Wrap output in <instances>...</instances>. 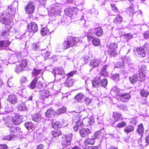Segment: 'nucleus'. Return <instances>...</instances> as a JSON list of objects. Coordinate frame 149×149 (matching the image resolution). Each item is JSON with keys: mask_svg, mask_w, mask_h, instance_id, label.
Listing matches in <instances>:
<instances>
[{"mask_svg": "<svg viewBox=\"0 0 149 149\" xmlns=\"http://www.w3.org/2000/svg\"><path fill=\"white\" fill-rule=\"evenodd\" d=\"M143 35L145 39H149V31H147L145 32Z\"/></svg>", "mask_w": 149, "mask_h": 149, "instance_id": "680f3d73", "label": "nucleus"}, {"mask_svg": "<svg viewBox=\"0 0 149 149\" xmlns=\"http://www.w3.org/2000/svg\"><path fill=\"white\" fill-rule=\"evenodd\" d=\"M135 52L139 55V56L141 57H144L146 56V52L144 49L142 47L134 49Z\"/></svg>", "mask_w": 149, "mask_h": 149, "instance_id": "2eb2a0df", "label": "nucleus"}, {"mask_svg": "<svg viewBox=\"0 0 149 149\" xmlns=\"http://www.w3.org/2000/svg\"><path fill=\"white\" fill-rule=\"evenodd\" d=\"M25 9H34L35 5L33 2H29L25 8Z\"/></svg>", "mask_w": 149, "mask_h": 149, "instance_id": "a19ab883", "label": "nucleus"}, {"mask_svg": "<svg viewBox=\"0 0 149 149\" xmlns=\"http://www.w3.org/2000/svg\"><path fill=\"white\" fill-rule=\"evenodd\" d=\"M41 70H37L36 69H34L32 72L33 74L35 77L37 76L40 73Z\"/></svg>", "mask_w": 149, "mask_h": 149, "instance_id": "864d4df0", "label": "nucleus"}, {"mask_svg": "<svg viewBox=\"0 0 149 149\" xmlns=\"http://www.w3.org/2000/svg\"><path fill=\"white\" fill-rule=\"evenodd\" d=\"M18 110L20 111H25L26 109V106L25 105L24 103L23 102H21L19 104L18 107Z\"/></svg>", "mask_w": 149, "mask_h": 149, "instance_id": "ea45409f", "label": "nucleus"}, {"mask_svg": "<svg viewBox=\"0 0 149 149\" xmlns=\"http://www.w3.org/2000/svg\"><path fill=\"white\" fill-rule=\"evenodd\" d=\"M137 132L140 135H142L143 134L144 132V129L142 123L140 124L139 125Z\"/></svg>", "mask_w": 149, "mask_h": 149, "instance_id": "58836bf2", "label": "nucleus"}, {"mask_svg": "<svg viewBox=\"0 0 149 149\" xmlns=\"http://www.w3.org/2000/svg\"><path fill=\"white\" fill-rule=\"evenodd\" d=\"M146 66L144 65H142L140 67V68L139 70V72H145V71L146 70Z\"/></svg>", "mask_w": 149, "mask_h": 149, "instance_id": "0e129e2a", "label": "nucleus"}, {"mask_svg": "<svg viewBox=\"0 0 149 149\" xmlns=\"http://www.w3.org/2000/svg\"><path fill=\"white\" fill-rule=\"evenodd\" d=\"M26 59H22L21 61L17 62L15 68V71L17 73L21 72L26 69L27 67Z\"/></svg>", "mask_w": 149, "mask_h": 149, "instance_id": "20e7f679", "label": "nucleus"}, {"mask_svg": "<svg viewBox=\"0 0 149 149\" xmlns=\"http://www.w3.org/2000/svg\"><path fill=\"white\" fill-rule=\"evenodd\" d=\"M112 79L116 81H118L119 79V76L118 74H113L112 77Z\"/></svg>", "mask_w": 149, "mask_h": 149, "instance_id": "4d7b16f0", "label": "nucleus"}, {"mask_svg": "<svg viewBox=\"0 0 149 149\" xmlns=\"http://www.w3.org/2000/svg\"><path fill=\"white\" fill-rule=\"evenodd\" d=\"M55 113V111L52 108H50L47 110L45 113V116L47 117H50L54 116Z\"/></svg>", "mask_w": 149, "mask_h": 149, "instance_id": "4be33fe9", "label": "nucleus"}, {"mask_svg": "<svg viewBox=\"0 0 149 149\" xmlns=\"http://www.w3.org/2000/svg\"><path fill=\"white\" fill-rule=\"evenodd\" d=\"M14 83L11 79H9L8 81V85L9 87H12L14 85Z\"/></svg>", "mask_w": 149, "mask_h": 149, "instance_id": "bf43d9fd", "label": "nucleus"}, {"mask_svg": "<svg viewBox=\"0 0 149 149\" xmlns=\"http://www.w3.org/2000/svg\"><path fill=\"white\" fill-rule=\"evenodd\" d=\"M134 129V127L133 126L128 125L124 128V131L126 134H128L130 132H133Z\"/></svg>", "mask_w": 149, "mask_h": 149, "instance_id": "a878e982", "label": "nucleus"}, {"mask_svg": "<svg viewBox=\"0 0 149 149\" xmlns=\"http://www.w3.org/2000/svg\"><path fill=\"white\" fill-rule=\"evenodd\" d=\"M18 127H17L14 126H12L10 127L9 130L10 134L9 135L3 137V140H11L15 139L16 136L15 135L17 130L19 129Z\"/></svg>", "mask_w": 149, "mask_h": 149, "instance_id": "39448f33", "label": "nucleus"}, {"mask_svg": "<svg viewBox=\"0 0 149 149\" xmlns=\"http://www.w3.org/2000/svg\"><path fill=\"white\" fill-rule=\"evenodd\" d=\"M55 74L54 77H56V74L63 75L65 74V72L63 68L60 67L55 69L54 70Z\"/></svg>", "mask_w": 149, "mask_h": 149, "instance_id": "c756f323", "label": "nucleus"}, {"mask_svg": "<svg viewBox=\"0 0 149 149\" xmlns=\"http://www.w3.org/2000/svg\"><path fill=\"white\" fill-rule=\"evenodd\" d=\"M81 38L77 37L68 36L66 40H65L62 44V47L63 49H66L72 47L74 45L82 42Z\"/></svg>", "mask_w": 149, "mask_h": 149, "instance_id": "f03ea898", "label": "nucleus"}, {"mask_svg": "<svg viewBox=\"0 0 149 149\" xmlns=\"http://www.w3.org/2000/svg\"><path fill=\"white\" fill-rule=\"evenodd\" d=\"M122 91L120 90L117 87H114L111 89V93L113 94L114 93L115 95H117V97L122 93Z\"/></svg>", "mask_w": 149, "mask_h": 149, "instance_id": "5701e85b", "label": "nucleus"}, {"mask_svg": "<svg viewBox=\"0 0 149 149\" xmlns=\"http://www.w3.org/2000/svg\"><path fill=\"white\" fill-rule=\"evenodd\" d=\"M77 72L76 71H73L68 73L66 74L64 77L66 78H69V77H72L74 74H76Z\"/></svg>", "mask_w": 149, "mask_h": 149, "instance_id": "3c124183", "label": "nucleus"}, {"mask_svg": "<svg viewBox=\"0 0 149 149\" xmlns=\"http://www.w3.org/2000/svg\"><path fill=\"white\" fill-rule=\"evenodd\" d=\"M127 125L126 123L124 121H121L118 123L117 127L118 128H121L125 127Z\"/></svg>", "mask_w": 149, "mask_h": 149, "instance_id": "8fccbe9b", "label": "nucleus"}, {"mask_svg": "<svg viewBox=\"0 0 149 149\" xmlns=\"http://www.w3.org/2000/svg\"><path fill=\"white\" fill-rule=\"evenodd\" d=\"M25 126L28 130L32 129L34 128V125L33 123L31 122H27L25 124Z\"/></svg>", "mask_w": 149, "mask_h": 149, "instance_id": "e433bc0d", "label": "nucleus"}, {"mask_svg": "<svg viewBox=\"0 0 149 149\" xmlns=\"http://www.w3.org/2000/svg\"><path fill=\"white\" fill-rule=\"evenodd\" d=\"M18 3L17 2H14L11 4V7L10 8V6H8V9H16L17 8Z\"/></svg>", "mask_w": 149, "mask_h": 149, "instance_id": "09e8293b", "label": "nucleus"}, {"mask_svg": "<svg viewBox=\"0 0 149 149\" xmlns=\"http://www.w3.org/2000/svg\"><path fill=\"white\" fill-rule=\"evenodd\" d=\"M61 134V132L59 130H56L52 132V135L53 136V138H55L56 140L58 139L59 136Z\"/></svg>", "mask_w": 149, "mask_h": 149, "instance_id": "b1692460", "label": "nucleus"}, {"mask_svg": "<svg viewBox=\"0 0 149 149\" xmlns=\"http://www.w3.org/2000/svg\"><path fill=\"white\" fill-rule=\"evenodd\" d=\"M15 10H7L0 12V22L6 25L9 24L14 17Z\"/></svg>", "mask_w": 149, "mask_h": 149, "instance_id": "f257e3e1", "label": "nucleus"}, {"mask_svg": "<svg viewBox=\"0 0 149 149\" xmlns=\"http://www.w3.org/2000/svg\"><path fill=\"white\" fill-rule=\"evenodd\" d=\"M95 34L98 37H100L103 35V31L101 27H98L94 28Z\"/></svg>", "mask_w": 149, "mask_h": 149, "instance_id": "c85d7f7f", "label": "nucleus"}, {"mask_svg": "<svg viewBox=\"0 0 149 149\" xmlns=\"http://www.w3.org/2000/svg\"><path fill=\"white\" fill-rule=\"evenodd\" d=\"M141 95L143 97H147L148 95V91L142 89L140 91Z\"/></svg>", "mask_w": 149, "mask_h": 149, "instance_id": "603ef678", "label": "nucleus"}, {"mask_svg": "<svg viewBox=\"0 0 149 149\" xmlns=\"http://www.w3.org/2000/svg\"><path fill=\"white\" fill-rule=\"evenodd\" d=\"M62 138L64 140L61 141V144L63 148H64L70 145V141L72 139V134L68 136L63 134Z\"/></svg>", "mask_w": 149, "mask_h": 149, "instance_id": "0eeeda50", "label": "nucleus"}, {"mask_svg": "<svg viewBox=\"0 0 149 149\" xmlns=\"http://www.w3.org/2000/svg\"><path fill=\"white\" fill-rule=\"evenodd\" d=\"M5 113H3V115H0L1 117H3V119H0V122H2L6 120V118L7 119L12 118L14 124L15 125H18L20 124L22 121V116L16 115L13 118H12V117L9 116V115H8V114L6 113H9V111H8L6 112V111H5Z\"/></svg>", "mask_w": 149, "mask_h": 149, "instance_id": "7ed1b4c3", "label": "nucleus"}, {"mask_svg": "<svg viewBox=\"0 0 149 149\" xmlns=\"http://www.w3.org/2000/svg\"><path fill=\"white\" fill-rule=\"evenodd\" d=\"M66 110V108L65 107H63L58 109L57 112L58 113H63L65 112Z\"/></svg>", "mask_w": 149, "mask_h": 149, "instance_id": "052dcab7", "label": "nucleus"}, {"mask_svg": "<svg viewBox=\"0 0 149 149\" xmlns=\"http://www.w3.org/2000/svg\"><path fill=\"white\" fill-rule=\"evenodd\" d=\"M64 12L66 15L71 17L74 14L73 10H64Z\"/></svg>", "mask_w": 149, "mask_h": 149, "instance_id": "de8ad7c7", "label": "nucleus"}, {"mask_svg": "<svg viewBox=\"0 0 149 149\" xmlns=\"http://www.w3.org/2000/svg\"><path fill=\"white\" fill-rule=\"evenodd\" d=\"M74 82V79L67 78L66 81L65 83V85L68 87H70L72 86Z\"/></svg>", "mask_w": 149, "mask_h": 149, "instance_id": "c9c22d12", "label": "nucleus"}, {"mask_svg": "<svg viewBox=\"0 0 149 149\" xmlns=\"http://www.w3.org/2000/svg\"><path fill=\"white\" fill-rule=\"evenodd\" d=\"M10 31L6 28L0 29V38L5 39L9 36Z\"/></svg>", "mask_w": 149, "mask_h": 149, "instance_id": "1a4fd4ad", "label": "nucleus"}, {"mask_svg": "<svg viewBox=\"0 0 149 149\" xmlns=\"http://www.w3.org/2000/svg\"><path fill=\"white\" fill-rule=\"evenodd\" d=\"M119 107L120 109L123 111H126L127 109V107L125 105H121Z\"/></svg>", "mask_w": 149, "mask_h": 149, "instance_id": "338daca9", "label": "nucleus"}, {"mask_svg": "<svg viewBox=\"0 0 149 149\" xmlns=\"http://www.w3.org/2000/svg\"><path fill=\"white\" fill-rule=\"evenodd\" d=\"M138 79V76L136 74H134L130 77V82L134 84L136 83Z\"/></svg>", "mask_w": 149, "mask_h": 149, "instance_id": "72a5a7b5", "label": "nucleus"}, {"mask_svg": "<svg viewBox=\"0 0 149 149\" xmlns=\"http://www.w3.org/2000/svg\"><path fill=\"white\" fill-rule=\"evenodd\" d=\"M108 84V81L107 79L104 77H102V79L100 80V85L102 86L105 87Z\"/></svg>", "mask_w": 149, "mask_h": 149, "instance_id": "4c0bfd02", "label": "nucleus"}, {"mask_svg": "<svg viewBox=\"0 0 149 149\" xmlns=\"http://www.w3.org/2000/svg\"><path fill=\"white\" fill-rule=\"evenodd\" d=\"M49 30L47 27L42 28L41 31V34L42 36L46 35L49 33Z\"/></svg>", "mask_w": 149, "mask_h": 149, "instance_id": "37998d69", "label": "nucleus"}, {"mask_svg": "<svg viewBox=\"0 0 149 149\" xmlns=\"http://www.w3.org/2000/svg\"><path fill=\"white\" fill-rule=\"evenodd\" d=\"M103 77L100 75L97 76L92 81L93 86L94 87H98L100 85V80Z\"/></svg>", "mask_w": 149, "mask_h": 149, "instance_id": "f8f14e48", "label": "nucleus"}, {"mask_svg": "<svg viewBox=\"0 0 149 149\" xmlns=\"http://www.w3.org/2000/svg\"><path fill=\"white\" fill-rule=\"evenodd\" d=\"M28 31L29 32H33L36 33L38 30V28L37 24L34 22H31L28 25Z\"/></svg>", "mask_w": 149, "mask_h": 149, "instance_id": "9d476101", "label": "nucleus"}, {"mask_svg": "<svg viewBox=\"0 0 149 149\" xmlns=\"http://www.w3.org/2000/svg\"><path fill=\"white\" fill-rule=\"evenodd\" d=\"M41 98L44 99L45 98L48 97L50 95V93L48 90H44L42 91L41 93Z\"/></svg>", "mask_w": 149, "mask_h": 149, "instance_id": "7c9ffc66", "label": "nucleus"}, {"mask_svg": "<svg viewBox=\"0 0 149 149\" xmlns=\"http://www.w3.org/2000/svg\"><path fill=\"white\" fill-rule=\"evenodd\" d=\"M103 134L100 131H97L95 132L94 135L92 136L93 139L95 140V139H100L101 140V138L102 137Z\"/></svg>", "mask_w": 149, "mask_h": 149, "instance_id": "bb28decb", "label": "nucleus"}, {"mask_svg": "<svg viewBox=\"0 0 149 149\" xmlns=\"http://www.w3.org/2000/svg\"><path fill=\"white\" fill-rule=\"evenodd\" d=\"M92 43L95 46H98L100 45V40L97 38H95L92 39Z\"/></svg>", "mask_w": 149, "mask_h": 149, "instance_id": "f704fd0d", "label": "nucleus"}, {"mask_svg": "<svg viewBox=\"0 0 149 149\" xmlns=\"http://www.w3.org/2000/svg\"><path fill=\"white\" fill-rule=\"evenodd\" d=\"M37 81V79L36 78H35L32 81L29 85V87L33 89L36 87Z\"/></svg>", "mask_w": 149, "mask_h": 149, "instance_id": "49530a36", "label": "nucleus"}, {"mask_svg": "<svg viewBox=\"0 0 149 149\" xmlns=\"http://www.w3.org/2000/svg\"><path fill=\"white\" fill-rule=\"evenodd\" d=\"M77 116L76 119L77 121L75 122L76 124L74 128V130L75 131H77L78 129L79 130H81L84 126L82 121L80 120V118L79 117V115H77Z\"/></svg>", "mask_w": 149, "mask_h": 149, "instance_id": "6e6552de", "label": "nucleus"}, {"mask_svg": "<svg viewBox=\"0 0 149 149\" xmlns=\"http://www.w3.org/2000/svg\"><path fill=\"white\" fill-rule=\"evenodd\" d=\"M145 72H139V81H143L145 79Z\"/></svg>", "mask_w": 149, "mask_h": 149, "instance_id": "c03bdc74", "label": "nucleus"}, {"mask_svg": "<svg viewBox=\"0 0 149 149\" xmlns=\"http://www.w3.org/2000/svg\"><path fill=\"white\" fill-rule=\"evenodd\" d=\"M109 49V53L111 56H114L117 54V49L118 48V44L116 43H111L107 45Z\"/></svg>", "mask_w": 149, "mask_h": 149, "instance_id": "423d86ee", "label": "nucleus"}, {"mask_svg": "<svg viewBox=\"0 0 149 149\" xmlns=\"http://www.w3.org/2000/svg\"><path fill=\"white\" fill-rule=\"evenodd\" d=\"M42 45L40 43H33V47L36 50H40L42 51L43 49L41 48Z\"/></svg>", "mask_w": 149, "mask_h": 149, "instance_id": "79ce46f5", "label": "nucleus"}, {"mask_svg": "<svg viewBox=\"0 0 149 149\" xmlns=\"http://www.w3.org/2000/svg\"><path fill=\"white\" fill-rule=\"evenodd\" d=\"M122 20L123 19L122 17L119 15H118L116 16L114 22L116 24H120L122 21Z\"/></svg>", "mask_w": 149, "mask_h": 149, "instance_id": "a18cd8bd", "label": "nucleus"}, {"mask_svg": "<svg viewBox=\"0 0 149 149\" xmlns=\"http://www.w3.org/2000/svg\"><path fill=\"white\" fill-rule=\"evenodd\" d=\"M65 122V121L64 120H63L62 121L63 124H62L58 121H56L54 122L53 121L52 123V126L53 128L55 129L64 127L67 125L66 124H64Z\"/></svg>", "mask_w": 149, "mask_h": 149, "instance_id": "ddd939ff", "label": "nucleus"}, {"mask_svg": "<svg viewBox=\"0 0 149 149\" xmlns=\"http://www.w3.org/2000/svg\"><path fill=\"white\" fill-rule=\"evenodd\" d=\"M107 66V65H104L103 66L101 69L100 73L97 76H102L103 77H104L107 76H108V73L106 71V68Z\"/></svg>", "mask_w": 149, "mask_h": 149, "instance_id": "393cba45", "label": "nucleus"}, {"mask_svg": "<svg viewBox=\"0 0 149 149\" xmlns=\"http://www.w3.org/2000/svg\"><path fill=\"white\" fill-rule=\"evenodd\" d=\"M8 101L10 103L15 104L17 102V99L16 95L14 94L9 95L7 98Z\"/></svg>", "mask_w": 149, "mask_h": 149, "instance_id": "a211bd4d", "label": "nucleus"}, {"mask_svg": "<svg viewBox=\"0 0 149 149\" xmlns=\"http://www.w3.org/2000/svg\"><path fill=\"white\" fill-rule=\"evenodd\" d=\"M100 63V61L98 59H95L91 61L90 63V66L91 69L90 70L94 68L99 66Z\"/></svg>", "mask_w": 149, "mask_h": 149, "instance_id": "4468645a", "label": "nucleus"}, {"mask_svg": "<svg viewBox=\"0 0 149 149\" xmlns=\"http://www.w3.org/2000/svg\"><path fill=\"white\" fill-rule=\"evenodd\" d=\"M85 103L87 105L89 104L91 102V99L88 97L84 99Z\"/></svg>", "mask_w": 149, "mask_h": 149, "instance_id": "e2e57ef3", "label": "nucleus"}, {"mask_svg": "<svg viewBox=\"0 0 149 149\" xmlns=\"http://www.w3.org/2000/svg\"><path fill=\"white\" fill-rule=\"evenodd\" d=\"M43 87V84L40 81H39L37 84V88L40 89Z\"/></svg>", "mask_w": 149, "mask_h": 149, "instance_id": "69168bd1", "label": "nucleus"}, {"mask_svg": "<svg viewBox=\"0 0 149 149\" xmlns=\"http://www.w3.org/2000/svg\"><path fill=\"white\" fill-rule=\"evenodd\" d=\"M11 42V41L8 40H0V48L2 49H5L8 47Z\"/></svg>", "mask_w": 149, "mask_h": 149, "instance_id": "f3484780", "label": "nucleus"}, {"mask_svg": "<svg viewBox=\"0 0 149 149\" xmlns=\"http://www.w3.org/2000/svg\"><path fill=\"white\" fill-rule=\"evenodd\" d=\"M95 143V140L92 137L91 139L88 138L86 139L84 142V144L86 146L88 145H93Z\"/></svg>", "mask_w": 149, "mask_h": 149, "instance_id": "2f4dec72", "label": "nucleus"}, {"mask_svg": "<svg viewBox=\"0 0 149 149\" xmlns=\"http://www.w3.org/2000/svg\"><path fill=\"white\" fill-rule=\"evenodd\" d=\"M124 38L126 39L127 41H128L129 39L132 37V36L130 33H127L124 35Z\"/></svg>", "mask_w": 149, "mask_h": 149, "instance_id": "13d9d810", "label": "nucleus"}, {"mask_svg": "<svg viewBox=\"0 0 149 149\" xmlns=\"http://www.w3.org/2000/svg\"><path fill=\"white\" fill-rule=\"evenodd\" d=\"M2 56H4V54H0V60L2 61H3V63L5 64L6 65H7L9 63L6 59H4L1 57Z\"/></svg>", "mask_w": 149, "mask_h": 149, "instance_id": "6e6d98bb", "label": "nucleus"}, {"mask_svg": "<svg viewBox=\"0 0 149 149\" xmlns=\"http://www.w3.org/2000/svg\"><path fill=\"white\" fill-rule=\"evenodd\" d=\"M27 54V51H26L25 49L23 50L21 52H20L19 53H18L17 52L15 53V54H13V56H16V58L18 60L20 59V58L24 57L26 56Z\"/></svg>", "mask_w": 149, "mask_h": 149, "instance_id": "dca6fc26", "label": "nucleus"}, {"mask_svg": "<svg viewBox=\"0 0 149 149\" xmlns=\"http://www.w3.org/2000/svg\"><path fill=\"white\" fill-rule=\"evenodd\" d=\"M85 97V95L81 93H80L77 94L74 97V99L78 102L81 101Z\"/></svg>", "mask_w": 149, "mask_h": 149, "instance_id": "473e14b6", "label": "nucleus"}, {"mask_svg": "<svg viewBox=\"0 0 149 149\" xmlns=\"http://www.w3.org/2000/svg\"><path fill=\"white\" fill-rule=\"evenodd\" d=\"M95 35V29H91L88 31L87 35V37L89 41H91V39H93Z\"/></svg>", "mask_w": 149, "mask_h": 149, "instance_id": "412c9836", "label": "nucleus"}, {"mask_svg": "<svg viewBox=\"0 0 149 149\" xmlns=\"http://www.w3.org/2000/svg\"><path fill=\"white\" fill-rule=\"evenodd\" d=\"M116 67L120 68V67L123 65V63L121 62H118L116 63Z\"/></svg>", "mask_w": 149, "mask_h": 149, "instance_id": "774afa93", "label": "nucleus"}, {"mask_svg": "<svg viewBox=\"0 0 149 149\" xmlns=\"http://www.w3.org/2000/svg\"><path fill=\"white\" fill-rule=\"evenodd\" d=\"M79 133L81 136L83 137L87 135L88 134L91 132L89 129L88 128H84L80 130Z\"/></svg>", "mask_w": 149, "mask_h": 149, "instance_id": "aec40b11", "label": "nucleus"}, {"mask_svg": "<svg viewBox=\"0 0 149 149\" xmlns=\"http://www.w3.org/2000/svg\"><path fill=\"white\" fill-rule=\"evenodd\" d=\"M113 117L114 119V123L118 120L123 119V117L122 115L119 113L116 112H114L113 115Z\"/></svg>", "mask_w": 149, "mask_h": 149, "instance_id": "6ab92c4d", "label": "nucleus"}, {"mask_svg": "<svg viewBox=\"0 0 149 149\" xmlns=\"http://www.w3.org/2000/svg\"><path fill=\"white\" fill-rule=\"evenodd\" d=\"M130 98V95L127 93H122L117 97V99L120 100L123 102H126L128 101Z\"/></svg>", "mask_w": 149, "mask_h": 149, "instance_id": "9b49d317", "label": "nucleus"}, {"mask_svg": "<svg viewBox=\"0 0 149 149\" xmlns=\"http://www.w3.org/2000/svg\"><path fill=\"white\" fill-rule=\"evenodd\" d=\"M32 119L33 121L37 122H38L41 119V115L38 113H36L32 116Z\"/></svg>", "mask_w": 149, "mask_h": 149, "instance_id": "cd10ccee", "label": "nucleus"}, {"mask_svg": "<svg viewBox=\"0 0 149 149\" xmlns=\"http://www.w3.org/2000/svg\"><path fill=\"white\" fill-rule=\"evenodd\" d=\"M50 53V52L45 50L43 51V52L42 53V55L44 57L47 58L49 56Z\"/></svg>", "mask_w": 149, "mask_h": 149, "instance_id": "5fc2aeb1", "label": "nucleus"}]
</instances>
